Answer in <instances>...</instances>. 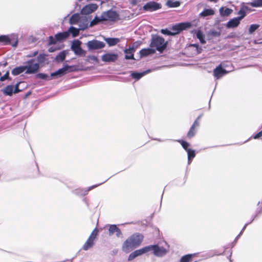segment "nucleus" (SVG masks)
I'll return each mask as SVG.
<instances>
[{"instance_id": "obj_40", "label": "nucleus", "mask_w": 262, "mask_h": 262, "mask_svg": "<svg viewBox=\"0 0 262 262\" xmlns=\"http://www.w3.org/2000/svg\"><path fill=\"white\" fill-rule=\"evenodd\" d=\"M37 76L42 79H46V80H51L52 79L53 77H51L50 76H48L47 74H43V73H39L37 74Z\"/></svg>"}, {"instance_id": "obj_14", "label": "nucleus", "mask_w": 262, "mask_h": 262, "mask_svg": "<svg viewBox=\"0 0 262 262\" xmlns=\"http://www.w3.org/2000/svg\"><path fill=\"white\" fill-rule=\"evenodd\" d=\"M245 17V15H241L237 17L233 18L230 19L226 25L227 28H232L238 26L240 23V21Z\"/></svg>"}, {"instance_id": "obj_42", "label": "nucleus", "mask_w": 262, "mask_h": 262, "mask_svg": "<svg viewBox=\"0 0 262 262\" xmlns=\"http://www.w3.org/2000/svg\"><path fill=\"white\" fill-rule=\"evenodd\" d=\"M9 79V72L7 71L3 76H2V74L0 72V81H4L6 79Z\"/></svg>"}, {"instance_id": "obj_52", "label": "nucleus", "mask_w": 262, "mask_h": 262, "mask_svg": "<svg viewBox=\"0 0 262 262\" xmlns=\"http://www.w3.org/2000/svg\"><path fill=\"white\" fill-rule=\"evenodd\" d=\"M248 224H246L245 225V226H244V227L243 228L242 230H241V232L239 233V234L237 235V237H239L243 233V231H244V230L245 229V228H246V226H247Z\"/></svg>"}, {"instance_id": "obj_7", "label": "nucleus", "mask_w": 262, "mask_h": 262, "mask_svg": "<svg viewBox=\"0 0 262 262\" xmlns=\"http://www.w3.org/2000/svg\"><path fill=\"white\" fill-rule=\"evenodd\" d=\"M86 45L88 50L89 51H92L103 49L105 47V44L102 41L96 39H93L88 41L86 42Z\"/></svg>"}, {"instance_id": "obj_6", "label": "nucleus", "mask_w": 262, "mask_h": 262, "mask_svg": "<svg viewBox=\"0 0 262 262\" xmlns=\"http://www.w3.org/2000/svg\"><path fill=\"white\" fill-rule=\"evenodd\" d=\"M74 66H69L68 64H65L62 68L59 69L55 72L52 73L51 74V76L53 77H61L66 74L68 72L74 71Z\"/></svg>"}, {"instance_id": "obj_36", "label": "nucleus", "mask_w": 262, "mask_h": 262, "mask_svg": "<svg viewBox=\"0 0 262 262\" xmlns=\"http://www.w3.org/2000/svg\"><path fill=\"white\" fill-rule=\"evenodd\" d=\"M250 5L253 7H262V0H254Z\"/></svg>"}, {"instance_id": "obj_20", "label": "nucleus", "mask_w": 262, "mask_h": 262, "mask_svg": "<svg viewBox=\"0 0 262 262\" xmlns=\"http://www.w3.org/2000/svg\"><path fill=\"white\" fill-rule=\"evenodd\" d=\"M156 50L155 49H152V48H147V49H143L140 50V54L141 57H145L150 54H152L155 53Z\"/></svg>"}, {"instance_id": "obj_12", "label": "nucleus", "mask_w": 262, "mask_h": 262, "mask_svg": "<svg viewBox=\"0 0 262 262\" xmlns=\"http://www.w3.org/2000/svg\"><path fill=\"white\" fill-rule=\"evenodd\" d=\"M149 252V249L147 246L144 247L141 249L135 250V251L131 253L128 257V260L131 261L134 259L138 256H141L146 253Z\"/></svg>"}, {"instance_id": "obj_26", "label": "nucleus", "mask_w": 262, "mask_h": 262, "mask_svg": "<svg viewBox=\"0 0 262 262\" xmlns=\"http://www.w3.org/2000/svg\"><path fill=\"white\" fill-rule=\"evenodd\" d=\"M104 21L103 19L102 15V14H101V15L100 16H96L91 21V23L90 24V27H93V26H94L95 25H96L100 23H102V22H104Z\"/></svg>"}, {"instance_id": "obj_57", "label": "nucleus", "mask_w": 262, "mask_h": 262, "mask_svg": "<svg viewBox=\"0 0 262 262\" xmlns=\"http://www.w3.org/2000/svg\"><path fill=\"white\" fill-rule=\"evenodd\" d=\"M208 1H210V2H216L218 0H208Z\"/></svg>"}, {"instance_id": "obj_53", "label": "nucleus", "mask_w": 262, "mask_h": 262, "mask_svg": "<svg viewBox=\"0 0 262 262\" xmlns=\"http://www.w3.org/2000/svg\"><path fill=\"white\" fill-rule=\"evenodd\" d=\"M238 14H240V16L241 15H243V14H244L245 16L246 15L245 12L244 10H239V12H238Z\"/></svg>"}, {"instance_id": "obj_1", "label": "nucleus", "mask_w": 262, "mask_h": 262, "mask_svg": "<svg viewBox=\"0 0 262 262\" xmlns=\"http://www.w3.org/2000/svg\"><path fill=\"white\" fill-rule=\"evenodd\" d=\"M143 239V236L142 234H133L124 242L122 245V250L125 253L130 252L140 245Z\"/></svg>"}, {"instance_id": "obj_51", "label": "nucleus", "mask_w": 262, "mask_h": 262, "mask_svg": "<svg viewBox=\"0 0 262 262\" xmlns=\"http://www.w3.org/2000/svg\"><path fill=\"white\" fill-rule=\"evenodd\" d=\"M248 224H246L245 225V226H244V227L243 228L242 230H241V232L239 233V234L237 235V237H239L243 233V231H244V230L245 229V228H246V226H247Z\"/></svg>"}, {"instance_id": "obj_31", "label": "nucleus", "mask_w": 262, "mask_h": 262, "mask_svg": "<svg viewBox=\"0 0 262 262\" xmlns=\"http://www.w3.org/2000/svg\"><path fill=\"white\" fill-rule=\"evenodd\" d=\"M214 14V11L211 9H205L200 14L201 16L205 17L207 16L212 15Z\"/></svg>"}, {"instance_id": "obj_55", "label": "nucleus", "mask_w": 262, "mask_h": 262, "mask_svg": "<svg viewBox=\"0 0 262 262\" xmlns=\"http://www.w3.org/2000/svg\"><path fill=\"white\" fill-rule=\"evenodd\" d=\"M202 115H200L197 118L196 120H198V121H199V120L201 119V118L202 117Z\"/></svg>"}, {"instance_id": "obj_59", "label": "nucleus", "mask_w": 262, "mask_h": 262, "mask_svg": "<svg viewBox=\"0 0 262 262\" xmlns=\"http://www.w3.org/2000/svg\"><path fill=\"white\" fill-rule=\"evenodd\" d=\"M238 238H239V237H237V236H236V238H235V242H236V241L237 240V239H238Z\"/></svg>"}, {"instance_id": "obj_27", "label": "nucleus", "mask_w": 262, "mask_h": 262, "mask_svg": "<svg viewBox=\"0 0 262 262\" xmlns=\"http://www.w3.org/2000/svg\"><path fill=\"white\" fill-rule=\"evenodd\" d=\"M25 71V67L23 66L17 67L14 68L11 73L14 76H17L22 73H23Z\"/></svg>"}, {"instance_id": "obj_58", "label": "nucleus", "mask_w": 262, "mask_h": 262, "mask_svg": "<svg viewBox=\"0 0 262 262\" xmlns=\"http://www.w3.org/2000/svg\"><path fill=\"white\" fill-rule=\"evenodd\" d=\"M37 52H34L33 54V56H35L36 55H37Z\"/></svg>"}, {"instance_id": "obj_44", "label": "nucleus", "mask_w": 262, "mask_h": 262, "mask_svg": "<svg viewBox=\"0 0 262 262\" xmlns=\"http://www.w3.org/2000/svg\"><path fill=\"white\" fill-rule=\"evenodd\" d=\"M11 39H15V41L14 43L12 44V46L13 47H16L18 44V40H17V36L15 34H11Z\"/></svg>"}, {"instance_id": "obj_11", "label": "nucleus", "mask_w": 262, "mask_h": 262, "mask_svg": "<svg viewBox=\"0 0 262 262\" xmlns=\"http://www.w3.org/2000/svg\"><path fill=\"white\" fill-rule=\"evenodd\" d=\"M161 8V5L154 1H150L146 3L142 7L145 11L153 12Z\"/></svg>"}, {"instance_id": "obj_17", "label": "nucleus", "mask_w": 262, "mask_h": 262, "mask_svg": "<svg viewBox=\"0 0 262 262\" xmlns=\"http://www.w3.org/2000/svg\"><path fill=\"white\" fill-rule=\"evenodd\" d=\"M137 42H135L133 46L129 47V48L126 49L124 52L126 54L125 58L126 59H135L134 58V53L135 52V45Z\"/></svg>"}, {"instance_id": "obj_46", "label": "nucleus", "mask_w": 262, "mask_h": 262, "mask_svg": "<svg viewBox=\"0 0 262 262\" xmlns=\"http://www.w3.org/2000/svg\"><path fill=\"white\" fill-rule=\"evenodd\" d=\"M58 41L56 40L55 37H53L52 36H50L49 38V45H54Z\"/></svg>"}, {"instance_id": "obj_22", "label": "nucleus", "mask_w": 262, "mask_h": 262, "mask_svg": "<svg viewBox=\"0 0 262 262\" xmlns=\"http://www.w3.org/2000/svg\"><path fill=\"white\" fill-rule=\"evenodd\" d=\"M69 36V32L66 31L63 32L58 33L55 35V37L56 40H57L58 41H60L68 38Z\"/></svg>"}, {"instance_id": "obj_41", "label": "nucleus", "mask_w": 262, "mask_h": 262, "mask_svg": "<svg viewBox=\"0 0 262 262\" xmlns=\"http://www.w3.org/2000/svg\"><path fill=\"white\" fill-rule=\"evenodd\" d=\"M259 27V25L256 24H252L250 26L249 29V33L250 34L253 33Z\"/></svg>"}, {"instance_id": "obj_4", "label": "nucleus", "mask_w": 262, "mask_h": 262, "mask_svg": "<svg viewBox=\"0 0 262 262\" xmlns=\"http://www.w3.org/2000/svg\"><path fill=\"white\" fill-rule=\"evenodd\" d=\"M149 252L152 251L153 254L157 257H163L168 253V250L158 245L148 246Z\"/></svg>"}, {"instance_id": "obj_60", "label": "nucleus", "mask_w": 262, "mask_h": 262, "mask_svg": "<svg viewBox=\"0 0 262 262\" xmlns=\"http://www.w3.org/2000/svg\"><path fill=\"white\" fill-rule=\"evenodd\" d=\"M194 262H196V261H194Z\"/></svg>"}, {"instance_id": "obj_9", "label": "nucleus", "mask_w": 262, "mask_h": 262, "mask_svg": "<svg viewBox=\"0 0 262 262\" xmlns=\"http://www.w3.org/2000/svg\"><path fill=\"white\" fill-rule=\"evenodd\" d=\"M81 42L79 40H74L71 45V50L74 52L75 54L78 56L85 55V51L81 49L80 45Z\"/></svg>"}, {"instance_id": "obj_23", "label": "nucleus", "mask_w": 262, "mask_h": 262, "mask_svg": "<svg viewBox=\"0 0 262 262\" xmlns=\"http://www.w3.org/2000/svg\"><path fill=\"white\" fill-rule=\"evenodd\" d=\"M150 71H151L150 70H148L146 71H144V72H141V73L132 72L131 73V76L133 78H134L136 80H139L141 78H142L143 76H144L145 74L149 73Z\"/></svg>"}, {"instance_id": "obj_30", "label": "nucleus", "mask_w": 262, "mask_h": 262, "mask_svg": "<svg viewBox=\"0 0 262 262\" xmlns=\"http://www.w3.org/2000/svg\"><path fill=\"white\" fill-rule=\"evenodd\" d=\"M80 15L78 14H73L70 18L69 23L70 24H76L79 22Z\"/></svg>"}, {"instance_id": "obj_28", "label": "nucleus", "mask_w": 262, "mask_h": 262, "mask_svg": "<svg viewBox=\"0 0 262 262\" xmlns=\"http://www.w3.org/2000/svg\"><path fill=\"white\" fill-rule=\"evenodd\" d=\"M105 41L109 46H113L119 42V39L117 38H105Z\"/></svg>"}, {"instance_id": "obj_39", "label": "nucleus", "mask_w": 262, "mask_h": 262, "mask_svg": "<svg viewBox=\"0 0 262 262\" xmlns=\"http://www.w3.org/2000/svg\"><path fill=\"white\" fill-rule=\"evenodd\" d=\"M178 142H180L182 145V146L183 147V148L187 152L188 151V150L190 149L189 148H188V147L189 146V144L186 142V141H182V140H177Z\"/></svg>"}, {"instance_id": "obj_15", "label": "nucleus", "mask_w": 262, "mask_h": 262, "mask_svg": "<svg viewBox=\"0 0 262 262\" xmlns=\"http://www.w3.org/2000/svg\"><path fill=\"white\" fill-rule=\"evenodd\" d=\"M98 8L97 5L95 4H91L84 6L81 10L82 14H89L94 12Z\"/></svg>"}, {"instance_id": "obj_3", "label": "nucleus", "mask_w": 262, "mask_h": 262, "mask_svg": "<svg viewBox=\"0 0 262 262\" xmlns=\"http://www.w3.org/2000/svg\"><path fill=\"white\" fill-rule=\"evenodd\" d=\"M191 24L189 22L181 23L175 25L172 27L173 32L169 31L167 29H162L161 32L162 34L168 35H175L179 33L181 31L190 28Z\"/></svg>"}, {"instance_id": "obj_32", "label": "nucleus", "mask_w": 262, "mask_h": 262, "mask_svg": "<svg viewBox=\"0 0 262 262\" xmlns=\"http://www.w3.org/2000/svg\"><path fill=\"white\" fill-rule=\"evenodd\" d=\"M166 5L169 8H176L180 5V3L179 1L168 0L166 2Z\"/></svg>"}, {"instance_id": "obj_50", "label": "nucleus", "mask_w": 262, "mask_h": 262, "mask_svg": "<svg viewBox=\"0 0 262 262\" xmlns=\"http://www.w3.org/2000/svg\"><path fill=\"white\" fill-rule=\"evenodd\" d=\"M262 136V130L258 132L257 134H256L254 137L253 138L254 139H258L259 138L261 137Z\"/></svg>"}, {"instance_id": "obj_45", "label": "nucleus", "mask_w": 262, "mask_h": 262, "mask_svg": "<svg viewBox=\"0 0 262 262\" xmlns=\"http://www.w3.org/2000/svg\"><path fill=\"white\" fill-rule=\"evenodd\" d=\"M210 34L213 37H219L221 35V32L212 30L210 32Z\"/></svg>"}, {"instance_id": "obj_5", "label": "nucleus", "mask_w": 262, "mask_h": 262, "mask_svg": "<svg viewBox=\"0 0 262 262\" xmlns=\"http://www.w3.org/2000/svg\"><path fill=\"white\" fill-rule=\"evenodd\" d=\"M34 59H31L25 63L24 67H25L26 73L32 74L35 73L39 69V66L38 63H34Z\"/></svg>"}, {"instance_id": "obj_25", "label": "nucleus", "mask_w": 262, "mask_h": 262, "mask_svg": "<svg viewBox=\"0 0 262 262\" xmlns=\"http://www.w3.org/2000/svg\"><path fill=\"white\" fill-rule=\"evenodd\" d=\"M219 11L222 16H228L232 12V10L222 7L220 9Z\"/></svg>"}, {"instance_id": "obj_56", "label": "nucleus", "mask_w": 262, "mask_h": 262, "mask_svg": "<svg viewBox=\"0 0 262 262\" xmlns=\"http://www.w3.org/2000/svg\"><path fill=\"white\" fill-rule=\"evenodd\" d=\"M154 140H157L159 142H163V140H161L160 139H154Z\"/></svg>"}, {"instance_id": "obj_10", "label": "nucleus", "mask_w": 262, "mask_h": 262, "mask_svg": "<svg viewBox=\"0 0 262 262\" xmlns=\"http://www.w3.org/2000/svg\"><path fill=\"white\" fill-rule=\"evenodd\" d=\"M20 82L17 83L14 86L13 85H8L5 87L2 91L4 94L6 96H12V94L18 93L20 92L18 88Z\"/></svg>"}, {"instance_id": "obj_21", "label": "nucleus", "mask_w": 262, "mask_h": 262, "mask_svg": "<svg viewBox=\"0 0 262 262\" xmlns=\"http://www.w3.org/2000/svg\"><path fill=\"white\" fill-rule=\"evenodd\" d=\"M88 27L87 25L84 26V27H80V28L78 29H76L74 27H70L68 30V32L72 33L74 37L77 36L79 33V30H84V29Z\"/></svg>"}, {"instance_id": "obj_18", "label": "nucleus", "mask_w": 262, "mask_h": 262, "mask_svg": "<svg viewBox=\"0 0 262 262\" xmlns=\"http://www.w3.org/2000/svg\"><path fill=\"white\" fill-rule=\"evenodd\" d=\"M108 231L110 235H112L115 233L116 236L118 237H119L122 235L120 229L118 228L116 225H110Z\"/></svg>"}, {"instance_id": "obj_24", "label": "nucleus", "mask_w": 262, "mask_h": 262, "mask_svg": "<svg viewBox=\"0 0 262 262\" xmlns=\"http://www.w3.org/2000/svg\"><path fill=\"white\" fill-rule=\"evenodd\" d=\"M68 51L64 50L60 52L55 57V60L57 62H62L63 61L67 55L68 54Z\"/></svg>"}, {"instance_id": "obj_43", "label": "nucleus", "mask_w": 262, "mask_h": 262, "mask_svg": "<svg viewBox=\"0 0 262 262\" xmlns=\"http://www.w3.org/2000/svg\"><path fill=\"white\" fill-rule=\"evenodd\" d=\"M97 234H98V230L96 228H95L93 231V232L91 233L89 238L91 239L94 241L95 238H96V236H97Z\"/></svg>"}, {"instance_id": "obj_34", "label": "nucleus", "mask_w": 262, "mask_h": 262, "mask_svg": "<svg viewBox=\"0 0 262 262\" xmlns=\"http://www.w3.org/2000/svg\"><path fill=\"white\" fill-rule=\"evenodd\" d=\"M94 241L90 238H88L83 246L84 250H88L93 247L94 245Z\"/></svg>"}, {"instance_id": "obj_13", "label": "nucleus", "mask_w": 262, "mask_h": 262, "mask_svg": "<svg viewBox=\"0 0 262 262\" xmlns=\"http://www.w3.org/2000/svg\"><path fill=\"white\" fill-rule=\"evenodd\" d=\"M118 55L114 53H107L103 55L101 57V60L103 62H115L117 60Z\"/></svg>"}, {"instance_id": "obj_19", "label": "nucleus", "mask_w": 262, "mask_h": 262, "mask_svg": "<svg viewBox=\"0 0 262 262\" xmlns=\"http://www.w3.org/2000/svg\"><path fill=\"white\" fill-rule=\"evenodd\" d=\"M100 184L93 185L92 186L89 187L87 189H82L81 188H78L75 189L74 191V193L77 195H85L87 194L88 192L94 188L96 187L99 186Z\"/></svg>"}, {"instance_id": "obj_47", "label": "nucleus", "mask_w": 262, "mask_h": 262, "mask_svg": "<svg viewBox=\"0 0 262 262\" xmlns=\"http://www.w3.org/2000/svg\"><path fill=\"white\" fill-rule=\"evenodd\" d=\"M191 46L195 47L196 50H197V51H198V53H200L201 52L202 49H201V47H199V46L198 45H197V44H191Z\"/></svg>"}, {"instance_id": "obj_16", "label": "nucleus", "mask_w": 262, "mask_h": 262, "mask_svg": "<svg viewBox=\"0 0 262 262\" xmlns=\"http://www.w3.org/2000/svg\"><path fill=\"white\" fill-rule=\"evenodd\" d=\"M227 73L228 72L224 69L221 65H219L213 70V75L216 79H220Z\"/></svg>"}, {"instance_id": "obj_38", "label": "nucleus", "mask_w": 262, "mask_h": 262, "mask_svg": "<svg viewBox=\"0 0 262 262\" xmlns=\"http://www.w3.org/2000/svg\"><path fill=\"white\" fill-rule=\"evenodd\" d=\"M196 132V131L195 128L191 126L187 133V137L189 138L193 137L195 135Z\"/></svg>"}, {"instance_id": "obj_48", "label": "nucleus", "mask_w": 262, "mask_h": 262, "mask_svg": "<svg viewBox=\"0 0 262 262\" xmlns=\"http://www.w3.org/2000/svg\"><path fill=\"white\" fill-rule=\"evenodd\" d=\"M38 60L39 61V62H43L44 60H45V55L43 54H40L38 57Z\"/></svg>"}, {"instance_id": "obj_54", "label": "nucleus", "mask_w": 262, "mask_h": 262, "mask_svg": "<svg viewBox=\"0 0 262 262\" xmlns=\"http://www.w3.org/2000/svg\"><path fill=\"white\" fill-rule=\"evenodd\" d=\"M91 59L95 61H97V57L96 56H93L91 57Z\"/></svg>"}, {"instance_id": "obj_33", "label": "nucleus", "mask_w": 262, "mask_h": 262, "mask_svg": "<svg viewBox=\"0 0 262 262\" xmlns=\"http://www.w3.org/2000/svg\"><path fill=\"white\" fill-rule=\"evenodd\" d=\"M187 152L188 155V164L189 165L195 156V152L194 150L189 149Z\"/></svg>"}, {"instance_id": "obj_35", "label": "nucleus", "mask_w": 262, "mask_h": 262, "mask_svg": "<svg viewBox=\"0 0 262 262\" xmlns=\"http://www.w3.org/2000/svg\"><path fill=\"white\" fill-rule=\"evenodd\" d=\"M196 36L199 39V40L201 43L204 44L206 43V41L204 38L205 36L201 31L198 30L197 31L196 33Z\"/></svg>"}, {"instance_id": "obj_2", "label": "nucleus", "mask_w": 262, "mask_h": 262, "mask_svg": "<svg viewBox=\"0 0 262 262\" xmlns=\"http://www.w3.org/2000/svg\"><path fill=\"white\" fill-rule=\"evenodd\" d=\"M167 45V41L158 35H152L151 38V42L150 43V47L155 49L160 53L166 48Z\"/></svg>"}, {"instance_id": "obj_8", "label": "nucleus", "mask_w": 262, "mask_h": 262, "mask_svg": "<svg viewBox=\"0 0 262 262\" xmlns=\"http://www.w3.org/2000/svg\"><path fill=\"white\" fill-rule=\"evenodd\" d=\"M102 15L103 19L104 21H115L119 18L118 14L116 11L113 10H108L106 12H103L102 13Z\"/></svg>"}, {"instance_id": "obj_37", "label": "nucleus", "mask_w": 262, "mask_h": 262, "mask_svg": "<svg viewBox=\"0 0 262 262\" xmlns=\"http://www.w3.org/2000/svg\"><path fill=\"white\" fill-rule=\"evenodd\" d=\"M192 256V254L185 255L181 257L180 262H189Z\"/></svg>"}, {"instance_id": "obj_29", "label": "nucleus", "mask_w": 262, "mask_h": 262, "mask_svg": "<svg viewBox=\"0 0 262 262\" xmlns=\"http://www.w3.org/2000/svg\"><path fill=\"white\" fill-rule=\"evenodd\" d=\"M11 35H0L1 42L5 43L6 45H10L11 43Z\"/></svg>"}, {"instance_id": "obj_49", "label": "nucleus", "mask_w": 262, "mask_h": 262, "mask_svg": "<svg viewBox=\"0 0 262 262\" xmlns=\"http://www.w3.org/2000/svg\"><path fill=\"white\" fill-rule=\"evenodd\" d=\"M200 125V121H198V120H195L193 124L192 125V126L194 128H196V127H198Z\"/></svg>"}]
</instances>
